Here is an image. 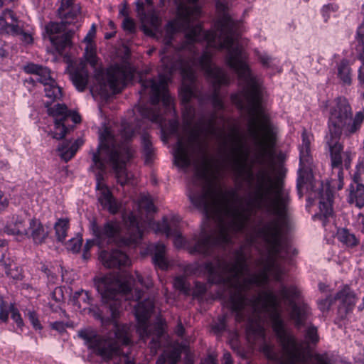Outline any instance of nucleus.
Wrapping results in <instances>:
<instances>
[{
    "label": "nucleus",
    "instance_id": "f257e3e1",
    "mask_svg": "<svg viewBox=\"0 0 364 364\" xmlns=\"http://www.w3.org/2000/svg\"><path fill=\"white\" fill-rule=\"evenodd\" d=\"M122 130L117 138L108 128H105L99 136V146L92 156L90 168L95 173L96 189L98 201L105 210L115 214L120 209L121 204L113 197L104 182L103 173L107 165L113 168L116 178L121 185L129 183L132 175L127 173L126 164L133 156V151L127 141L133 136L134 131L127 123L122 124Z\"/></svg>",
    "mask_w": 364,
    "mask_h": 364
},
{
    "label": "nucleus",
    "instance_id": "f03ea898",
    "mask_svg": "<svg viewBox=\"0 0 364 364\" xmlns=\"http://www.w3.org/2000/svg\"><path fill=\"white\" fill-rule=\"evenodd\" d=\"M323 106L328 108V133L326 136V143L328 146L331 157L333 175L336 178H332L331 183L323 186L320 181L311 183L312 188L311 196L314 195L318 198L319 204V218L326 225V220L332 215L333 193L330 187L335 188L334 182L336 181V188L340 190L343 186V171L341 168V151L343 147L339 143L342 133L345 134L347 124L351 120L352 108L348 100L344 97H338L330 102H323Z\"/></svg>",
    "mask_w": 364,
    "mask_h": 364
},
{
    "label": "nucleus",
    "instance_id": "7ed1b4c3",
    "mask_svg": "<svg viewBox=\"0 0 364 364\" xmlns=\"http://www.w3.org/2000/svg\"><path fill=\"white\" fill-rule=\"evenodd\" d=\"M154 212L155 207L150 197L141 196L138 200L137 213L132 212L127 218H124L128 237L123 239V242L125 245L136 244L140 240L144 231L151 229L156 233H163L167 237H173L176 247H186V241L179 231V217L173 216L169 222L164 218L161 222L155 223L151 218Z\"/></svg>",
    "mask_w": 364,
    "mask_h": 364
},
{
    "label": "nucleus",
    "instance_id": "20e7f679",
    "mask_svg": "<svg viewBox=\"0 0 364 364\" xmlns=\"http://www.w3.org/2000/svg\"><path fill=\"white\" fill-rule=\"evenodd\" d=\"M136 281L146 289L152 286L149 276L144 277L138 272L135 273V277L123 273L121 275L110 274L95 279L97 289L102 296V301L108 306L112 319L118 317L121 312L122 299L139 300L141 298V291L131 287L132 284H136Z\"/></svg>",
    "mask_w": 364,
    "mask_h": 364
},
{
    "label": "nucleus",
    "instance_id": "39448f33",
    "mask_svg": "<svg viewBox=\"0 0 364 364\" xmlns=\"http://www.w3.org/2000/svg\"><path fill=\"white\" fill-rule=\"evenodd\" d=\"M130 333V326L114 323V337L110 334L108 337L102 338L91 328L80 330L77 336L93 353L105 360H109L120 355L124 348L127 347L129 350L132 346Z\"/></svg>",
    "mask_w": 364,
    "mask_h": 364
},
{
    "label": "nucleus",
    "instance_id": "423d86ee",
    "mask_svg": "<svg viewBox=\"0 0 364 364\" xmlns=\"http://www.w3.org/2000/svg\"><path fill=\"white\" fill-rule=\"evenodd\" d=\"M23 69L26 73L34 75V77L30 78L31 82L36 80L43 85L46 97L50 102L58 100L62 97L61 89L58 85L49 69L34 63L25 65Z\"/></svg>",
    "mask_w": 364,
    "mask_h": 364
},
{
    "label": "nucleus",
    "instance_id": "0eeeda50",
    "mask_svg": "<svg viewBox=\"0 0 364 364\" xmlns=\"http://www.w3.org/2000/svg\"><path fill=\"white\" fill-rule=\"evenodd\" d=\"M154 308V301L146 299L135 306V316L137 320V332L140 338L146 340L150 335L152 327L147 323Z\"/></svg>",
    "mask_w": 364,
    "mask_h": 364
},
{
    "label": "nucleus",
    "instance_id": "6e6552de",
    "mask_svg": "<svg viewBox=\"0 0 364 364\" xmlns=\"http://www.w3.org/2000/svg\"><path fill=\"white\" fill-rule=\"evenodd\" d=\"M132 77L131 69L124 65L111 66L107 72V82L113 92H119Z\"/></svg>",
    "mask_w": 364,
    "mask_h": 364
},
{
    "label": "nucleus",
    "instance_id": "1a4fd4ad",
    "mask_svg": "<svg viewBox=\"0 0 364 364\" xmlns=\"http://www.w3.org/2000/svg\"><path fill=\"white\" fill-rule=\"evenodd\" d=\"M48 113L54 119L53 130H51L48 134L58 140L63 139L68 132L64 121L70 116L67 107L64 105L56 104L48 109Z\"/></svg>",
    "mask_w": 364,
    "mask_h": 364
},
{
    "label": "nucleus",
    "instance_id": "9d476101",
    "mask_svg": "<svg viewBox=\"0 0 364 364\" xmlns=\"http://www.w3.org/2000/svg\"><path fill=\"white\" fill-rule=\"evenodd\" d=\"M312 140L313 135L304 130L301 134V144L299 147L300 161L299 171L301 177H303V173H308L311 170L313 156L311 151V143Z\"/></svg>",
    "mask_w": 364,
    "mask_h": 364
},
{
    "label": "nucleus",
    "instance_id": "9b49d317",
    "mask_svg": "<svg viewBox=\"0 0 364 364\" xmlns=\"http://www.w3.org/2000/svg\"><path fill=\"white\" fill-rule=\"evenodd\" d=\"M31 216L27 215L14 216L5 227V232L22 240L26 238Z\"/></svg>",
    "mask_w": 364,
    "mask_h": 364
},
{
    "label": "nucleus",
    "instance_id": "f8f14e48",
    "mask_svg": "<svg viewBox=\"0 0 364 364\" xmlns=\"http://www.w3.org/2000/svg\"><path fill=\"white\" fill-rule=\"evenodd\" d=\"M92 231L99 243L106 240L107 242H114L119 233V224L115 221H109L102 228L92 225Z\"/></svg>",
    "mask_w": 364,
    "mask_h": 364
},
{
    "label": "nucleus",
    "instance_id": "ddd939ff",
    "mask_svg": "<svg viewBox=\"0 0 364 364\" xmlns=\"http://www.w3.org/2000/svg\"><path fill=\"white\" fill-rule=\"evenodd\" d=\"M48 235V227L44 225L39 219L32 217L26 238L31 239L36 245H41L46 242Z\"/></svg>",
    "mask_w": 364,
    "mask_h": 364
},
{
    "label": "nucleus",
    "instance_id": "4468645a",
    "mask_svg": "<svg viewBox=\"0 0 364 364\" xmlns=\"http://www.w3.org/2000/svg\"><path fill=\"white\" fill-rule=\"evenodd\" d=\"M100 259L103 265L108 268L130 264V260L127 255L117 250L111 252L107 251L101 252Z\"/></svg>",
    "mask_w": 364,
    "mask_h": 364
},
{
    "label": "nucleus",
    "instance_id": "2eb2a0df",
    "mask_svg": "<svg viewBox=\"0 0 364 364\" xmlns=\"http://www.w3.org/2000/svg\"><path fill=\"white\" fill-rule=\"evenodd\" d=\"M20 21L11 10L6 9L0 16V31L1 33L15 35L19 32Z\"/></svg>",
    "mask_w": 364,
    "mask_h": 364
},
{
    "label": "nucleus",
    "instance_id": "dca6fc26",
    "mask_svg": "<svg viewBox=\"0 0 364 364\" xmlns=\"http://www.w3.org/2000/svg\"><path fill=\"white\" fill-rule=\"evenodd\" d=\"M82 144L83 141L81 139H77L74 141H63L58 148V151L62 159L68 161L73 157Z\"/></svg>",
    "mask_w": 364,
    "mask_h": 364
},
{
    "label": "nucleus",
    "instance_id": "f3484780",
    "mask_svg": "<svg viewBox=\"0 0 364 364\" xmlns=\"http://www.w3.org/2000/svg\"><path fill=\"white\" fill-rule=\"evenodd\" d=\"M349 203L359 208L364 206V185L354 181L349 188Z\"/></svg>",
    "mask_w": 364,
    "mask_h": 364
},
{
    "label": "nucleus",
    "instance_id": "a211bd4d",
    "mask_svg": "<svg viewBox=\"0 0 364 364\" xmlns=\"http://www.w3.org/2000/svg\"><path fill=\"white\" fill-rule=\"evenodd\" d=\"M80 12V8L78 5L74 4V0H61L58 14L62 19L74 18Z\"/></svg>",
    "mask_w": 364,
    "mask_h": 364
},
{
    "label": "nucleus",
    "instance_id": "6ab92c4d",
    "mask_svg": "<svg viewBox=\"0 0 364 364\" xmlns=\"http://www.w3.org/2000/svg\"><path fill=\"white\" fill-rule=\"evenodd\" d=\"M153 255V262L156 266L161 269H166L168 262L166 257V247L161 243H157L150 249Z\"/></svg>",
    "mask_w": 364,
    "mask_h": 364
},
{
    "label": "nucleus",
    "instance_id": "aec40b11",
    "mask_svg": "<svg viewBox=\"0 0 364 364\" xmlns=\"http://www.w3.org/2000/svg\"><path fill=\"white\" fill-rule=\"evenodd\" d=\"M70 79L78 91H83L87 84L88 73L84 65L70 73Z\"/></svg>",
    "mask_w": 364,
    "mask_h": 364
},
{
    "label": "nucleus",
    "instance_id": "412c9836",
    "mask_svg": "<svg viewBox=\"0 0 364 364\" xmlns=\"http://www.w3.org/2000/svg\"><path fill=\"white\" fill-rule=\"evenodd\" d=\"M335 299L340 300L342 304L346 306V311H348L355 306L357 297L355 294L350 290L348 286H345L337 293Z\"/></svg>",
    "mask_w": 364,
    "mask_h": 364
},
{
    "label": "nucleus",
    "instance_id": "4be33fe9",
    "mask_svg": "<svg viewBox=\"0 0 364 364\" xmlns=\"http://www.w3.org/2000/svg\"><path fill=\"white\" fill-rule=\"evenodd\" d=\"M91 297L87 291L82 290L74 294L72 302L76 306V309L79 311H85L90 309Z\"/></svg>",
    "mask_w": 364,
    "mask_h": 364
},
{
    "label": "nucleus",
    "instance_id": "5701e85b",
    "mask_svg": "<svg viewBox=\"0 0 364 364\" xmlns=\"http://www.w3.org/2000/svg\"><path fill=\"white\" fill-rule=\"evenodd\" d=\"M338 77L346 85L352 82L351 68L346 61H341L338 65Z\"/></svg>",
    "mask_w": 364,
    "mask_h": 364
},
{
    "label": "nucleus",
    "instance_id": "b1692460",
    "mask_svg": "<svg viewBox=\"0 0 364 364\" xmlns=\"http://www.w3.org/2000/svg\"><path fill=\"white\" fill-rule=\"evenodd\" d=\"M61 314L63 315L61 321H56L50 323V326L51 328L59 333L65 332L67 328L74 327L73 321L70 320L69 316L66 312L62 310Z\"/></svg>",
    "mask_w": 364,
    "mask_h": 364
},
{
    "label": "nucleus",
    "instance_id": "393cba45",
    "mask_svg": "<svg viewBox=\"0 0 364 364\" xmlns=\"http://www.w3.org/2000/svg\"><path fill=\"white\" fill-rule=\"evenodd\" d=\"M68 23H71L69 19H62V21L60 23H49L46 26V31L49 35V38L50 36H60L63 33H67L65 32V25Z\"/></svg>",
    "mask_w": 364,
    "mask_h": 364
},
{
    "label": "nucleus",
    "instance_id": "a878e982",
    "mask_svg": "<svg viewBox=\"0 0 364 364\" xmlns=\"http://www.w3.org/2000/svg\"><path fill=\"white\" fill-rule=\"evenodd\" d=\"M68 228L69 221L66 218L59 219L55 223L54 229L55 232V236L59 242H63L65 240Z\"/></svg>",
    "mask_w": 364,
    "mask_h": 364
},
{
    "label": "nucleus",
    "instance_id": "bb28decb",
    "mask_svg": "<svg viewBox=\"0 0 364 364\" xmlns=\"http://www.w3.org/2000/svg\"><path fill=\"white\" fill-rule=\"evenodd\" d=\"M50 41L58 53H61L70 43V36L68 33L60 36H50Z\"/></svg>",
    "mask_w": 364,
    "mask_h": 364
},
{
    "label": "nucleus",
    "instance_id": "cd10ccee",
    "mask_svg": "<svg viewBox=\"0 0 364 364\" xmlns=\"http://www.w3.org/2000/svg\"><path fill=\"white\" fill-rule=\"evenodd\" d=\"M364 121V112H358L355 117H351V120L348 122L345 134L348 136L356 132L360 127L361 123Z\"/></svg>",
    "mask_w": 364,
    "mask_h": 364
},
{
    "label": "nucleus",
    "instance_id": "c85d7f7f",
    "mask_svg": "<svg viewBox=\"0 0 364 364\" xmlns=\"http://www.w3.org/2000/svg\"><path fill=\"white\" fill-rule=\"evenodd\" d=\"M187 346L186 343H181V345L177 344L170 351H165L164 353L166 358L168 364H176L180 360L182 350H185Z\"/></svg>",
    "mask_w": 364,
    "mask_h": 364
},
{
    "label": "nucleus",
    "instance_id": "c756f323",
    "mask_svg": "<svg viewBox=\"0 0 364 364\" xmlns=\"http://www.w3.org/2000/svg\"><path fill=\"white\" fill-rule=\"evenodd\" d=\"M338 240L348 247H353L358 244L355 236L346 229H341L337 232Z\"/></svg>",
    "mask_w": 364,
    "mask_h": 364
},
{
    "label": "nucleus",
    "instance_id": "7c9ffc66",
    "mask_svg": "<svg viewBox=\"0 0 364 364\" xmlns=\"http://www.w3.org/2000/svg\"><path fill=\"white\" fill-rule=\"evenodd\" d=\"M85 58L86 60L92 65L97 64L96 48L94 43L86 44L85 49Z\"/></svg>",
    "mask_w": 364,
    "mask_h": 364
},
{
    "label": "nucleus",
    "instance_id": "2f4dec72",
    "mask_svg": "<svg viewBox=\"0 0 364 364\" xmlns=\"http://www.w3.org/2000/svg\"><path fill=\"white\" fill-rule=\"evenodd\" d=\"M255 53L260 63L265 67L271 66L276 60L275 58H272L265 52H261L258 50H255Z\"/></svg>",
    "mask_w": 364,
    "mask_h": 364
},
{
    "label": "nucleus",
    "instance_id": "473e14b6",
    "mask_svg": "<svg viewBox=\"0 0 364 364\" xmlns=\"http://www.w3.org/2000/svg\"><path fill=\"white\" fill-rule=\"evenodd\" d=\"M11 309H14L12 304H7L5 301H1L0 304V320L6 322L9 318V313H11Z\"/></svg>",
    "mask_w": 364,
    "mask_h": 364
},
{
    "label": "nucleus",
    "instance_id": "72a5a7b5",
    "mask_svg": "<svg viewBox=\"0 0 364 364\" xmlns=\"http://www.w3.org/2000/svg\"><path fill=\"white\" fill-rule=\"evenodd\" d=\"M82 239L81 237H76L70 239L66 245L68 250L73 252H78L82 246Z\"/></svg>",
    "mask_w": 364,
    "mask_h": 364
},
{
    "label": "nucleus",
    "instance_id": "f704fd0d",
    "mask_svg": "<svg viewBox=\"0 0 364 364\" xmlns=\"http://www.w3.org/2000/svg\"><path fill=\"white\" fill-rule=\"evenodd\" d=\"M202 364H218L216 358L210 355L206 358L204 361H203ZM223 364H232V360L231 358V355L229 353L225 352L223 354Z\"/></svg>",
    "mask_w": 364,
    "mask_h": 364
},
{
    "label": "nucleus",
    "instance_id": "c9c22d12",
    "mask_svg": "<svg viewBox=\"0 0 364 364\" xmlns=\"http://www.w3.org/2000/svg\"><path fill=\"white\" fill-rule=\"evenodd\" d=\"M173 286L176 289L184 292L186 294L189 293V286L186 284V279L182 277L175 278Z\"/></svg>",
    "mask_w": 364,
    "mask_h": 364
},
{
    "label": "nucleus",
    "instance_id": "e433bc0d",
    "mask_svg": "<svg viewBox=\"0 0 364 364\" xmlns=\"http://www.w3.org/2000/svg\"><path fill=\"white\" fill-rule=\"evenodd\" d=\"M336 300L331 296H328L325 299H321L318 301V307L322 312H326L330 309V307Z\"/></svg>",
    "mask_w": 364,
    "mask_h": 364
},
{
    "label": "nucleus",
    "instance_id": "4c0bfd02",
    "mask_svg": "<svg viewBox=\"0 0 364 364\" xmlns=\"http://www.w3.org/2000/svg\"><path fill=\"white\" fill-rule=\"evenodd\" d=\"M306 339L309 343H316L318 341L317 329L314 326H310L307 328L306 333Z\"/></svg>",
    "mask_w": 364,
    "mask_h": 364
},
{
    "label": "nucleus",
    "instance_id": "58836bf2",
    "mask_svg": "<svg viewBox=\"0 0 364 364\" xmlns=\"http://www.w3.org/2000/svg\"><path fill=\"white\" fill-rule=\"evenodd\" d=\"M142 144L144 148V151L146 155V162L148 161L149 157L151 156L153 152V149L151 146V144L150 141L147 139V136H144L142 138Z\"/></svg>",
    "mask_w": 364,
    "mask_h": 364
},
{
    "label": "nucleus",
    "instance_id": "ea45409f",
    "mask_svg": "<svg viewBox=\"0 0 364 364\" xmlns=\"http://www.w3.org/2000/svg\"><path fill=\"white\" fill-rule=\"evenodd\" d=\"M14 36H19L20 41L25 44H30L33 42V37L30 33L25 32L21 28V26L19 27V32Z\"/></svg>",
    "mask_w": 364,
    "mask_h": 364
},
{
    "label": "nucleus",
    "instance_id": "a19ab883",
    "mask_svg": "<svg viewBox=\"0 0 364 364\" xmlns=\"http://www.w3.org/2000/svg\"><path fill=\"white\" fill-rule=\"evenodd\" d=\"M122 27L124 31L132 33L136 29L134 21L129 16H126L122 21Z\"/></svg>",
    "mask_w": 364,
    "mask_h": 364
},
{
    "label": "nucleus",
    "instance_id": "79ce46f5",
    "mask_svg": "<svg viewBox=\"0 0 364 364\" xmlns=\"http://www.w3.org/2000/svg\"><path fill=\"white\" fill-rule=\"evenodd\" d=\"M28 317L33 327L36 330H41L42 326L35 311H28Z\"/></svg>",
    "mask_w": 364,
    "mask_h": 364
},
{
    "label": "nucleus",
    "instance_id": "37998d69",
    "mask_svg": "<svg viewBox=\"0 0 364 364\" xmlns=\"http://www.w3.org/2000/svg\"><path fill=\"white\" fill-rule=\"evenodd\" d=\"M11 318L16 322L17 326L21 329L24 323L17 309H11Z\"/></svg>",
    "mask_w": 364,
    "mask_h": 364
},
{
    "label": "nucleus",
    "instance_id": "c03bdc74",
    "mask_svg": "<svg viewBox=\"0 0 364 364\" xmlns=\"http://www.w3.org/2000/svg\"><path fill=\"white\" fill-rule=\"evenodd\" d=\"M96 34V27L94 24L92 25L90 29L87 33L86 36L84 38V42L86 44L94 43L92 42L93 38H95Z\"/></svg>",
    "mask_w": 364,
    "mask_h": 364
},
{
    "label": "nucleus",
    "instance_id": "a18cd8bd",
    "mask_svg": "<svg viewBox=\"0 0 364 364\" xmlns=\"http://www.w3.org/2000/svg\"><path fill=\"white\" fill-rule=\"evenodd\" d=\"M359 58L362 60V65L358 69V79L359 83L364 87V56L361 58V56L359 55Z\"/></svg>",
    "mask_w": 364,
    "mask_h": 364
},
{
    "label": "nucleus",
    "instance_id": "49530a36",
    "mask_svg": "<svg viewBox=\"0 0 364 364\" xmlns=\"http://www.w3.org/2000/svg\"><path fill=\"white\" fill-rule=\"evenodd\" d=\"M129 351L124 352V350L122 352L119 356V363L114 364H134L128 357Z\"/></svg>",
    "mask_w": 364,
    "mask_h": 364
},
{
    "label": "nucleus",
    "instance_id": "de8ad7c7",
    "mask_svg": "<svg viewBox=\"0 0 364 364\" xmlns=\"http://www.w3.org/2000/svg\"><path fill=\"white\" fill-rule=\"evenodd\" d=\"M213 105L215 109H221L223 107V103L220 97L215 95L213 99Z\"/></svg>",
    "mask_w": 364,
    "mask_h": 364
},
{
    "label": "nucleus",
    "instance_id": "09e8293b",
    "mask_svg": "<svg viewBox=\"0 0 364 364\" xmlns=\"http://www.w3.org/2000/svg\"><path fill=\"white\" fill-rule=\"evenodd\" d=\"M9 204L7 198L4 196L3 193L0 191V213L4 210Z\"/></svg>",
    "mask_w": 364,
    "mask_h": 364
},
{
    "label": "nucleus",
    "instance_id": "8fccbe9b",
    "mask_svg": "<svg viewBox=\"0 0 364 364\" xmlns=\"http://www.w3.org/2000/svg\"><path fill=\"white\" fill-rule=\"evenodd\" d=\"M95 242L93 240H87L85 246H84V253H83V257L84 259L88 258V256L87 255V252L89 251V250L94 245Z\"/></svg>",
    "mask_w": 364,
    "mask_h": 364
},
{
    "label": "nucleus",
    "instance_id": "3c124183",
    "mask_svg": "<svg viewBox=\"0 0 364 364\" xmlns=\"http://www.w3.org/2000/svg\"><path fill=\"white\" fill-rule=\"evenodd\" d=\"M184 331H185V329H184L183 326H182V324L181 323L178 324V326H176V331H175L176 333L178 336H183L184 334Z\"/></svg>",
    "mask_w": 364,
    "mask_h": 364
},
{
    "label": "nucleus",
    "instance_id": "603ef678",
    "mask_svg": "<svg viewBox=\"0 0 364 364\" xmlns=\"http://www.w3.org/2000/svg\"><path fill=\"white\" fill-rule=\"evenodd\" d=\"M163 327L161 324H157V326L155 327V333L157 336V337L160 336L163 333Z\"/></svg>",
    "mask_w": 364,
    "mask_h": 364
},
{
    "label": "nucleus",
    "instance_id": "864d4df0",
    "mask_svg": "<svg viewBox=\"0 0 364 364\" xmlns=\"http://www.w3.org/2000/svg\"><path fill=\"white\" fill-rule=\"evenodd\" d=\"M358 223L362 225V232H364V215L361 213L358 215Z\"/></svg>",
    "mask_w": 364,
    "mask_h": 364
},
{
    "label": "nucleus",
    "instance_id": "5fc2aeb1",
    "mask_svg": "<svg viewBox=\"0 0 364 364\" xmlns=\"http://www.w3.org/2000/svg\"><path fill=\"white\" fill-rule=\"evenodd\" d=\"M167 362L166 358L163 353L157 360L156 364H165V363Z\"/></svg>",
    "mask_w": 364,
    "mask_h": 364
},
{
    "label": "nucleus",
    "instance_id": "6e6d98bb",
    "mask_svg": "<svg viewBox=\"0 0 364 364\" xmlns=\"http://www.w3.org/2000/svg\"><path fill=\"white\" fill-rule=\"evenodd\" d=\"M71 117L74 123H79L81 120L80 116L78 114H73Z\"/></svg>",
    "mask_w": 364,
    "mask_h": 364
},
{
    "label": "nucleus",
    "instance_id": "4d7b16f0",
    "mask_svg": "<svg viewBox=\"0 0 364 364\" xmlns=\"http://www.w3.org/2000/svg\"><path fill=\"white\" fill-rule=\"evenodd\" d=\"M119 14L122 15L124 18L126 16H128L127 10L126 8H124L123 9L120 10Z\"/></svg>",
    "mask_w": 364,
    "mask_h": 364
},
{
    "label": "nucleus",
    "instance_id": "13d9d810",
    "mask_svg": "<svg viewBox=\"0 0 364 364\" xmlns=\"http://www.w3.org/2000/svg\"><path fill=\"white\" fill-rule=\"evenodd\" d=\"M178 126V122L176 121H173L171 122V127H173V129H176Z\"/></svg>",
    "mask_w": 364,
    "mask_h": 364
},
{
    "label": "nucleus",
    "instance_id": "bf43d9fd",
    "mask_svg": "<svg viewBox=\"0 0 364 364\" xmlns=\"http://www.w3.org/2000/svg\"><path fill=\"white\" fill-rule=\"evenodd\" d=\"M318 287H319V289L321 291L325 290L326 286L323 284H319Z\"/></svg>",
    "mask_w": 364,
    "mask_h": 364
},
{
    "label": "nucleus",
    "instance_id": "052dcab7",
    "mask_svg": "<svg viewBox=\"0 0 364 364\" xmlns=\"http://www.w3.org/2000/svg\"><path fill=\"white\" fill-rule=\"evenodd\" d=\"M363 309H364V303L363 302V304L358 306V309L360 311H362Z\"/></svg>",
    "mask_w": 364,
    "mask_h": 364
},
{
    "label": "nucleus",
    "instance_id": "680f3d73",
    "mask_svg": "<svg viewBox=\"0 0 364 364\" xmlns=\"http://www.w3.org/2000/svg\"><path fill=\"white\" fill-rule=\"evenodd\" d=\"M200 292L204 291H205V286H204V285H200Z\"/></svg>",
    "mask_w": 364,
    "mask_h": 364
},
{
    "label": "nucleus",
    "instance_id": "e2e57ef3",
    "mask_svg": "<svg viewBox=\"0 0 364 364\" xmlns=\"http://www.w3.org/2000/svg\"><path fill=\"white\" fill-rule=\"evenodd\" d=\"M275 280L280 281L282 277H272Z\"/></svg>",
    "mask_w": 364,
    "mask_h": 364
},
{
    "label": "nucleus",
    "instance_id": "0e129e2a",
    "mask_svg": "<svg viewBox=\"0 0 364 364\" xmlns=\"http://www.w3.org/2000/svg\"><path fill=\"white\" fill-rule=\"evenodd\" d=\"M147 5L150 6L152 4V0H145Z\"/></svg>",
    "mask_w": 364,
    "mask_h": 364
},
{
    "label": "nucleus",
    "instance_id": "69168bd1",
    "mask_svg": "<svg viewBox=\"0 0 364 364\" xmlns=\"http://www.w3.org/2000/svg\"><path fill=\"white\" fill-rule=\"evenodd\" d=\"M96 317L102 319V316H101V314H96Z\"/></svg>",
    "mask_w": 364,
    "mask_h": 364
},
{
    "label": "nucleus",
    "instance_id": "338daca9",
    "mask_svg": "<svg viewBox=\"0 0 364 364\" xmlns=\"http://www.w3.org/2000/svg\"><path fill=\"white\" fill-rule=\"evenodd\" d=\"M186 364H193L192 360H188Z\"/></svg>",
    "mask_w": 364,
    "mask_h": 364
},
{
    "label": "nucleus",
    "instance_id": "774afa93",
    "mask_svg": "<svg viewBox=\"0 0 364 364\" xmlns=\"http://www.w3.org/2000/svg\"><path fill=\"white\" fill-rule=\"evenodd\" d=\"M164 2H165V0H161V4L162 5H164Z\"/></svg>",
    "mask_w": 364,
    "mask_h": 364
}]
</instances>
